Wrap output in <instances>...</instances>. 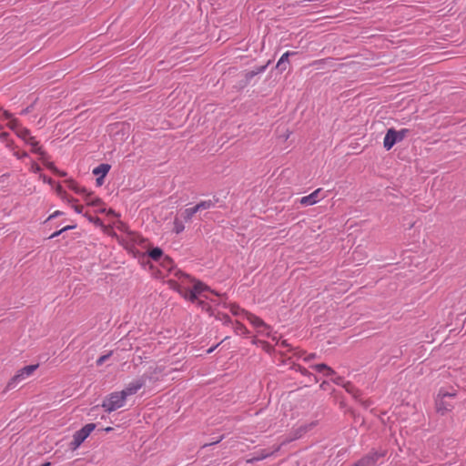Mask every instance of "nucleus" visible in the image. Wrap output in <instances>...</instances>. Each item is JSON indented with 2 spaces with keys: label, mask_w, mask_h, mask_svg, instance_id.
Listing matches in <instances>:
<instances>
[{
  "label": "nucleus",
  "mask_w": 466,
  "mask_h": 466,
  "mask_svg": "<svg viewBox=\"0 0 466 466\" xmlns=\"http://www.w3.org/2000/svg\"><path fill=\"white\" fill-rule=\"evenodd\" d=\"M456 396V392H448L444 390H440L436 400L435 406L438 413L444 415L450 411H451L454 408V403L450 400V399L454 398Z\"/></svg>",
  "instance_id": "f257e3e1"
},
{
  "label": "nucleus",
  "mask_w": 466,
  "mask_h": 466,
  "mask_svg": "<svg viewBox=\"0 0 466 466\" xmlns=\"http://www.w3.org/2000/svg\"><path fill=\"white\" fill-rule=\"evenodd\" d=\"M127 398L122 390L113 392L103 400L102 407L106 411L112 412L124 407Z\"/></svg>",
  "instance_id": "f03ea898"
},
{
  "label": "nucleus",
  "mask_w": 466,
  "mask_h": 466,
  "mask_svg": "<svg viewBox=\"0 0 466 466\" xmlns=\"http://www.w3.org/2000/svg\"><path fill=\"white\" fill-rule=\"evenodd\" d=\"M408 133L409 130L406 128L400 129L399 131H396L393 128H390L385 135L383 147L386 150L391 149L396 143L403 140Z\"/></svg>",
  "instance_id": "7ed1b4c3"
},
{
  "label": "nucleus",
  "mask_w": 466,
  "mask_h": 466,
  "mask_svg": "<svg viewBox=\"0 0 466 466\" xmlns=\"http://www.w3.org/2000/svg\"><path fill=\"white\" fill-rule=\"evenodd\" d=\"M96 425L94 423H88L85 425L81 430L75 432L73 436L72 446L74 449L78 448L84 441L95 430Z\"/></svg>",
  "instance_id": "20e7f679"
},
{
  "label": "nucleus",
  "mask_w": 466,
  "mask_h": 466,
  "mask_svg": "<svg viewBox=\"0 0 466 466\" xmlns=\"http://www.w3.org/2000/svg\"><path fill=\"white\" fill-rule=\"evenodd\" d=\"M37 367L38 365H28L19 370L16 375H15L8 382L7 388H15L18 382L31 376L34 373V371L37 369Z\"/></svg>",
  "instance_id": "39448f33"
},
{
  "label": "nucleus",
  "mask_w": 466,
  "mask_h": 466,
  "mask_svg": "<svg viewBox=\"0 0 466 466\" xmlns=\"http://www.w3.org/2000/svg\"><path fill=\"white\" fill-rule=\"evenodd\" d=\"M247 319L250 322V324L257 329V331L263 335L269 337L271 329L268 325H267L260 318L251 314L246 313Z\"/></svg>",
  "instance_id": "423d86ee"
},
{
  "label": "nucleus",
  "mask_w": 466,
  "mask_h": 466,
  "mask_svg": "<svg viewBox=\"0 0 466 466\" xmlns=\"http://www.w3.org/2000/svg\"><path fill=\"white\" fill-rule=\"evenodd\" d=\"M145 383L146 379L144 377L137 378L129 382L122 391L127 397L134 395L145 385Z\"/></svg>",
  "instance_id": "0eeeda50"
},
{
  "label": "nucleus",
  "mask_w": 466,
  "mask_h": 466,
  "mask_svg": "<svg viewBox=\"0 0 466 466\" xmlns=\"http://www.w3.org/2000/svg\"><path fill=\"white\" fill-rule=\"evenodd\" d=\"M208 287L200 281L195 282L192 289L186 292L185 297L191 301H195L203 291L207 290Z\"/></svg>",
  "instance_id": "6e6552de"
},
{
  "label": "nucleus",
  "mask_w": 466,
  "mask_h": 466,
  "mask_svg": "<svg viewBox=\"0 0 466 466\" xmlns=\"http://www.w3.org/2000/svg\"><path fill=\"white\" fill-rule=\"evenodd\" d=\"M383 456V453L371 452L360 459L353 466H375L378 460Z\"/></svg>",
  "instance_id": "1a4fd4ad"
},
{
  "label": "nucleus",
  "mask_w": 466,
  "mask_h": 466,
  "mask_svg": "<svg viewBox=\"0 0 466 466\" xmlns=\"http://www.w3.org/2000/svg\"><path fill=\"white\" fill-rule=\"evenodd\" d=\"M321 192V188H318L313 191L311 194L302 197L299 199V203L303 206H312L318 203L320 200L319 194Z\"/></svg>",
  "instance_id": "9d476101"
},
{
  "label": "nucleus",
  "mask_w": 466,
  "mask_h": 466,
  "mask_svg": "<svg viewBox=\"0 0 466 466\" xmlns=\"http://www.w3.org/2000/svg\"><path fill=\"white\" fill-rule=\"evenodd\" d=\"M279 449H280V446H277L272 451H268V450L259 451H258L256 456H254L252 459L248 460V461L251 462V461L264 460V459L269 457L270 455L276 453Z\"/></svg>",
  "instance_id": "9b49d317"
},
{
  "label": "nucleus",
  "mask_w": 466,
  "mask_h": 466,
  "mask_svg": "<svg viewBox=\"0 0 466 466\" xmlns=\"http://www.w3.org/2000/svg\"><path fill=\"white\" fill-rule=\"evenodd\" d=\"M293 55H295L294 52L288 51L284 53L279 59L276 67L281 72L285 71L287 69V65L289 64V57Z\"/></svg>",
  "instance_id": "f8f14e48"
},
{
  "label": "nucleus",
  "mask_w": 466,
  "mask_h": 466,
  "mask_svg": "<svg viewBox=\"0 0 466 466\" xmlns=\"http://www.w3.org/2000/svg\"><path fill=\"white\" fill-rule=\"evenodd\" d=\"M311 368L318 372H323L325 376L329 377L335 373V371L324 363L312 365Z\"/></svg>",
  "instance_id": "ddd939ff"
},
{
  "label": "nucleus",
  "mask_w": 466,
  "mask_h": 466,
  "mask_svg": "<svg viewBox=\"0 0 466 466\" xmlns=\"http://www.w3.org/2000/svg\"><path fill=\"white\" fill-rule=\"evenodd\" d=\"M110 167H111L108 164H100L93 169V174L98 177H106L109 172Z\"/></svg>",
  "instance_id": "4468645a"
},
{
  "label": "nucleus",
  "mask_w": 466,
  "mask_h": 466,
  "mask_svg": "<svg viewBox=\"0 0 466 466\" xmlns=\"http://www.w3.org/2000/svg\"><path fill=\"white\" fill-rule=\"evenodd\" d=\"M270 63V61H268L266 65L264 66H257L255 67L254 69L248 71L246 73V79L247 80H250L252 77H254L255 76L258 75V74H261L263 73L266 68L268 67V64Z\"/></svg>",
  "instance_id": "2eb2a0df"
},
{
  "label": "nucleus",
  "mask_w": 466,
  "mask_h": 466,
  "mask_svg": "<svg viewBox=\"0 0 466 466\" xmlns=\"http://www.w3.org/2000/svg\"><path fill=\"white\" fill-rule=\"evenodd\" d=\"M215 204H216L215 201L208 199V200L201 201L194 207H195V210H197V212H198L200 210H205V209L214 208Z\"/></svg>",
  "instance_id": "dca6fc26"
},
{
  "label": "nucleus",
  "mask_w": 466,
  "mask_h": 466,
  "mask_svg": "<svg viewBox=\"0 0 466 466\" xmlns=\"http://www.w3.org/2000/svg\"><path fill=\"white\" fill-rule=\"evenodd\" d=\"M16 135L22 138L24 141H27L28 139H33L30 131L27 128L20 127L16 130Z\"/></svg>",
  "instance_id": "f3484780"
},
{
  "label": "nucleus",
  "mask_w": 466,
  "mask_h": 466,
  "mask_svg": "<svg viewBox=\"0 0 466 466\" xmlns=\"http://www.w3.org/2000/svg\"><path fill=\"white\" fill-rule=\"evenodd\" d=\"M148 255L153 260L157 261L162 258L163 251L159 248H154L149 251Z\"/></svg>",
  "instance_id": "a211bd4d"
},
{
  "label": "nucleus",
  "mask_w": 466,
  "mask_h": 466,
  "mask_svg": "<svg viewBox=\"0 0 466 466\" xmlns=\"http://www.w3.org/2000/svg\"><path fill=\"white\" fill-rule=\"evenodd\" d=\"M196 213L197 210H195V207L187 208L183 211L182 217L184 218L185 221H189Z\"/></svg>",
  "instance_id": "6ab92c4d"
},
{
  "label": "nucleus",
  "mask_w": 466,
  "mask_h": 466,
  "mask_svg": "<svg viewBox=\"0 0 466 466\" xmlns=\"http://www.w3.org/2000/svg\"><path fill=\"white\" fill-rule=\"evenodd\" d=\"M185 229V226H184V223L179 220L178 218H176L174 220V228L173 230L177 233V234H179L181 233L183 230Z\"/></svg>",
  "instance_id": "aec40b11"
},
{
  "label": "nucleus",
  "mask_w": 466,
  "mask_h": 466,
  "mask_svg": "<svg viewBox=\"0 0 466 466\" xmlns=\"http://www.w3.org/2000/svg\"><path fill=\"white\" fill-rule=\"evenodd\" d=\"M31 147H32V151L34 153L39 154L42 157L45 155V152L43 151V149L39 146L38 141L34 140V143L32 144Z\"/></svg>",
  "instance_id": "412c9836"
},
{
  "label": "nucleus",
  "mask_w": 466,
  "mask_h": 466,
  "mask_svg": "<svg viewBox=\"0 0 466 466\" xmlns=\"http://www.w3.org/2000/svg\"><path fill=\"white\" fill-rule=\"evenodd\" d=\"M76 226L73 225V226H66V227H64L63 228H61L60 230H57L56 232H54L50 237L49 238H56L58 237L61 233L66 231V230H69V229H73L75 228Z\"/></svg>",
  "instance_id": "4be33fe9"
},
{
  "label": "nucleus",
  "mask_w": 466,
  "mask_h": 466,
  "mask_svg": "<svg viewBox=\"0 0 466 466\" xmlns=\"http://www.w3.org/2000/svg\"><path fill=\"white\" fill-rule=\"evenodd\" d=\"M109 355H103L101 357L98 358V360H96V364L98 366L102 365L108 358Z\"/></svg>",
  "instance_id": "5701e85b"
},
{
  "label": "nucleus",
  "mask_w": 466,
  "mask_h": 466,
  "mask_svg": "<svg viewBox=\"0 0 466 466\" xmlns=\"http://www.w3.org/2000/svg\"><path fill=\"white\" fill-rule=\"evenodd\" d=\"M9 126H10V128H12L13 130H15V131H16L18 128H20L16 120H12V121L10 122Z\"/></svg>",
  "instance_id": "b1692460"
},
{
  "label": "nucleus",
  "mask_w": 466,
  "mask_h": 466,
  "mask_svg": "<svg viewBox=\"0 0 466 466\" xmlns=\"http://www.w3.org/2000/svg\"><path fill=\"white\" fill-rule=\"evenodd\" d=\"M73 189L78 194H86V190L85 187H74Z\"/></svg>",
  "instance_id": "393cba45"
},
{
  "label": "nucleus",
  "mask_w": 466,
  "mask_h": 466,
  "mask_svg": "<svg viewBox=\"0 0 466 466\" xmlns=\"http://www.w3.org/2000/svg\"><path fill=\"white\" fill-rule=\"evenodd\" d=\"M40 169H41V168H40V167H39L37 164H35V163H33V164H32V166H31V170H32L33 172L37 173V172H39V171H40Z\"/></svg>",
  "instance_id": "a878e982"
},
{
  "label": "nucleus",
  "mask_w": 466,
  "mask_h": 466,
  "mask_svg": "<svg viewBox=\"0 0 466 466\" xmlns=\"http://www.w3.org/2000/svg\"><path fill=\"white\" fill-rule=\"evenodd\" d=\"M73 208L78 214L82 213V211H83V207L82 206L75 205V206H73Z\"/></svg>",
  "instance_id": "bb28decb"
},
{
  "label": "nucleus",
  "mask_w": 466,
  "mask_h": 466,
  "mask_svg": "<svg viewBox=\"0 0 466 466\" xmlns=\"http://www.w3.org/2000/svg\"><path fill=\"white\" fill-rule=\"evenodd\" d=\"M61 214H62V213H61L60 211H58V210H57V211H55L52 215H50V216H49L48 219L50 220V219H52V218H56V217H58V216H60Z\"/></svg>",
  "instance_id": "cd10ccee"
},
{
  "label": "nucleus",
  "mask_w": 466,
  "mask_h": 466,
  "mask_svg": "<svg viewBox=\"0 0 466 466\" xmlns=\"http://www.w3.org/2000/svg\"><path fill=\"white\" fill-rule=\"evenodd\" d=\"M104 177H98L96 178V184H97L98 186H101V185L103 184V182H104Z\"/></svg>",
  "instance_id": "c85d7f7f"
},
{
  "label": "nucleus",
  "mask_w": 466,
  "mask_h": 466,
  "mask_svg": "<svg viewBox=\"0 0 466 466\" xmlns=\"http://www.w3.org/2000/svg\"><path fill=\"white\" fill-rule=\"evenodd\" d=\"M99 203H100V199H99V198H96V199H94V200H92V201L90 202V204H91L92 206H96V205H98Z\"/></svg>",
  "instance_id": "c756f323"
},
{
  "label": "nucleus",
  "mask_w": 466,
  "mask_h": 466,
  "mask_svg": "<svg viewBox=\"0 0 466 466\" xmlns=\"http://www.w3.org/2000/svg\"><path fill=\"white\" fill-rule=\"evenodd\" d=\"M315 358V354H309L308 355L306 358H305V360L306 361H310L311 360H313Z\"/></svg>",
  "instance_id": "7c9ffc66"
},
{
  "label": "nucleus",
  "mask_w": 466,
  "mask_h": 466,
  "mask_svg": "<svg viewBox=\"0 0 466 466\" xmlns=\"http://www.w3.org/2000/svg\"><path fill=\"white\" fill-rule=\"evenodd\" d=\"M4 115H5V117L6 119L11 118V114H10V113H8L7 111H5V112H4Z\"/></svg>",
  "instance_id": "2f4dec72"
},
{
  "label": "nucleus",
  "mask_w": 466,
  "mask_h": 466,
  "mask_svg": "<svg viewBox=\"0 0 466 466\" xmlns=\"http://www.w3.org/2000/svg\"><path fill=\"white\" fill-rule=\"evenodd\" d=\"M34 140H35V138L33 137V139H28L25 142L28 143L30 146H32V144L34 143Z\"/></svg>",
  "instance_id": "473e14b6"
},
{
  "label": "nucleus",
  "mask_w": 466,
  "mask_h": 466,
  "mask_svg": "<svg viewBox=\"0 0 466 466\" xmlns=\"http://www.w3.org/2000/svg\"><path fill=\"white\" fill-rule=\"evenodd\" d=\"M237 309H238V307H236V306H234V307L232 308V312H233L234 314H237Z\"/></svg>",
  "instance_id": "72a5a7b5"
},
{
  "label": "nucleus",
  "mask_w": 466,
  "mask_h": 466,
  "mask_svg": "<svg viewBox=\"0 0 466 466\" xmlns=\"http://www.w3.org/2000/svg\"><path fill=\"white\" fill-rule=\"evenodd\" d=\"M26 156H27V153L24 152L23 154H21V156L17 155V157L20 158V157H24Z\"/></svg>",
  "instance_id": "f704fd0d"
},
{
  "label": "nucleus",
  "mask_w": 466,
  "mask_h": 466,
  "mask_svg": "<svg viewBox=\"0 0 466 466\" xmlns=\"http://www.w3.org/2000/svg\"><path fill=\"white\" fill-rule=\"evenodd\" d=\"M6 136H7V133H2V134L0 135L1 138L5 137Z\"/></svg>",
  "instance_id": "c9c22d12"
},
{
  "label": "nucleus",
  "mask_w": 466,
  "mask_h": 466,
  "mask_svg": "<svg viewBox=\"0 0 466 466\" xmlns=\"http://www.w3.org/2000/svg\"><path fill=\"white\" fill-rule=\"evenodd\" d=\"M28 112H29V109H28V108H26V109H25V110H23V111H22V114H26V113H28Z\"/></svg>",
  "instance_id": "e433bc0d"
},
{
  "label": "nucleus",
  "mask_w": 466,
  "mask_h": 466,
  "mask_svg": "<svg viewBox=\"0 0 466 466\" xmlns=\"http://www.w3.org/2000/svg\"><path fill=\"white\" fill-rule=\"evenodd\" d=\"M40 466H50V462H46V463H43L42 465Z\"/></svg>",
  "instance_id": "4c0bfd02"
},
{
  "label": "nucleus",
  "mask_w": 466,
  "mask_h": 466,
  "mask_svg": "<svg viewBox=\"0 0 466 466\" xmlns=\"http://www.w3.org/2000/svg\"><path fill=\"white\" fill-rule=\"evenodd\" d=\"M357 254H358V251H357V250H355V251L353 252L354 259H357V258H356V255H357Z\"/></svg>",
  "instance_id": "58836bf2"
},
{
  "label": "nucleus",
  "mask_w": 466,
  "mask_h": 466,
  "mask_svg": "<svg viewBox=\"0 0 466 466\" xmlns=\"http://www.w3.org/2000/svg\"><path fill=\"white\" fill-rule=\"evenodd\" d=\"M112 431V428H111V427H107V428L106 429V431Z\"/></svg>",
  "instance_id": "ea45409f"
},
{
  "label": "nucleus",
  "mask_w": 466,
  "mask_h": 466,
  "mask_svg": "<svg viewBox=\"0 0 466 466\" xmlns=\"http://www.w3.org/2000/svg\"><path fill=\"white\" fill-rule=\"evenodd\" d=\"M212 351H213V348H211V349H209V350H208V353H210V352H212Z\"/></svg>",
  "instance_id": "a19ab883"
},
{
  "label": "nucleus",
  "mask_w": 466,
  "mask_h": 466,
  "mask_svg": "<svg viewBox=\"0 0 466 466\" xmlns=\"http://www.w3.org/2000/svg\"><path fill=\"white\" fill-rule=\"evenodd\" d=\"M302 373L306 375V374H308V371H307L306 370H304L302 371Z\"/></svg>",
  "instance_id": "79ce46f5"
}]
</instances>
